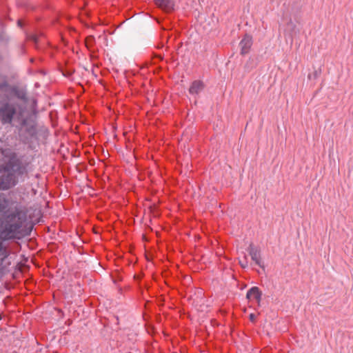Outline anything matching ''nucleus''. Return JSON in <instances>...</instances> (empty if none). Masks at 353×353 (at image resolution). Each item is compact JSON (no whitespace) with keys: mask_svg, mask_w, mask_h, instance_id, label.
Returning <instances> with one entry per match:
<instances>
[{"mask_svg":"<svg viewBox=\"0 0 353 353\" xmlns=\"http://www.w3.org/2000/svg\"><path fill=\"white\" fill-rule=\"evenodd\" d=\"M27 214L21 209L15 208L13 212L9 213L1 219L0 223V265L8 256L9 252L3 244V241L19 238L28 234L26 231Z\"/></svg>","mask_w":353,"mask_h":353,"instance_id":"obj_1","label":"nucleus"},{"mask_svg":"<svg viewBox=\"0 0 353 353\" xmlns=\"http://www.w3.org/2000/svg\"><path fill=\"white\" fill-rule=\"evenodd\" d=\"M17 183V170L15 166L7 163L0 167V190H8L14 186Z\"/></svg>","mask_w":353,"mask_h":353,"instance_id":"obj_2","label":"nucleus"},{"mask_svg":"<svg viewBox=\"0 0 353 353\" xmlns=\"http://www.w3.org/2000/svg\"><path fill=\"white\" fill-rule=\"evenodd\" d=\"M16 114V107L14 104L6 103L0 108V117L3 123H10Z\"/></svg>","mask_w":353,"mask_h":353,"instance_id":"obj_3","label":"nucleus"},{"mask_svg":"<svg viewBox=\"0 0 353 353\" xmlns=\"http://www.w3.org/2000/svg\"><path fill=\"white\" fill-rule=\"evenodd\" d=\"M285 34H288L291 39L292 40L294 37H296L299 34L300 30L296 23L295 21H294L290 17H286L285 18Z\"/></svg>","mask_w":353,"mask_h":353,"instance_id":"obj_4","label":"nucleus"},{"mask_svg":"<svg viewBox=\"0 0 353 353\" xmlns=\"http://www.w3.org/2000/svg\"><path fill=\"white\" fill-rule=\"evenodd\" d=\"M248 251L251 256V259L254 263L260 267H262V261L261 258L260 249L254 246L252 243L250 244Z\"/></svg>","mask_w":353,"mask_h":353,"instance_id":"obj_5","label":"nucleus"},{"mask_svg":"<svg viewBox=\"0 0 353 353\" xmlns=\"http://www.w3.org/2000/svg\"><path fill=\"white\" fill-rule=\"evenodd\" d=\"M11 203L3 196H0V216L5 217L9 213L13 212Z\"/></svg>","mask_w":353,"mask_h":353,"instance_id":"obj_6","label":"nucleus"},{"mask_svg":"<svg viewBox=\"0 0 353 353\" xmlns=\"http://www.w3.org/2000/svg\"><path fill=\"white\" fill-rule=\"evenodd\" d=\"M252 45V39L249 35H245L241 41L239 46L241 48V54L245 55L250 52Z\"/></svg>","mask_w":353,"mask_h":353,"instance_id":"obj_7","label":"nucleus"},{"mask_svg":"<svg viewBox=\"0 0 353 353\" xmlns=\"http://www.w3.org/2000/svg\"><path fill=\"white\" fill-rule=\"evenodd\" d=\"M155 4L165 12H171L174 10V3L172 0H154Z\"/></svg>","mask_w":353,"mask_h":353,"instance_id":"obj_8","label":"nucleus"},{"mask_svg":"<svg viewBox=\"0 0 353 353\" xmlns=\"http://www.w3.org/2000/svg\"><path fill=\"white\" fill-rule=\"evenodd\" d=\"M246 296L247 299L250 300H256L257 302H259L261 300V292L257 287H252L248 290Z\"/></svg>","mask_w":353,"mask_h":353,"instance_id":"obj_9","label":"nucleus"},{"mask_svg":"<svg viewBox=\"0 0 353 353\" xmlns=\"http://www.w3.org/2000/svg\"><path fill=\"white\" fill-rule=\"evenodd\" d=\"M203 88V83L201 81H196L192 83L189 92L192 94H196L202 90Z\"/></svg>","mask_w":353,"mask_h":353,"instance_id":"obj_10","label":"nucleus"},{"mask_svg":"<svg viewBox=\"0 0 353 353\" xmlns=\"http://www.w3.org/2000/svg\"><path fill=\"white\" fill-rule=\"evenodd\" d=\"M239 263L241 265V266L243 268H245L248 266V259H247V256H245L243 257V259H240L239 260Z\"/></svg>","mask_w":353,"mask_h":353,"instance_id":"obj_11","label":"nucleus"},{"mask_svg":"<svg viewBox=\"0 0 353 353\" xmlns=\"http://www.w3.org/2000/svg\"><path fill=\"white\" fill-rule=\"evenodd\" d=\"M7 82L5 80H1L0 79V90L7 86Z\"/></svg>","mask_w":353,"mask_h":353,"instance_id":"obj_12","label":"nucleus"},{"mask_svg":"<svg viewBox=\"0 0 353 353\" xmlns=\"http://www.w3.org/2000/svg\"><path fill=\"white\" fill-rule=\"evenodd\" d=\"M30 39H31L32 41H33L34 43H37L38 41H39V38L36 35H31L30 37Z\"/></svg>","mask_w":353,"mask_h":353,"instance_id":"obj_13","label":"nucleus"},{"mask_svg":"<svg viewBox=\"0 0 353 353\" xmlns=\"http://www.w3.org/2000/svg\"><path fill=\"white\" fill-rule=\"evenodd\" d=\"M250 319L252 321H254V320H255V315L254 314H250Z\"/></svg>","mask_w":353,"mask_h":353,"instance_id":"obj_14","label":"nucleus"}]
</instances>
